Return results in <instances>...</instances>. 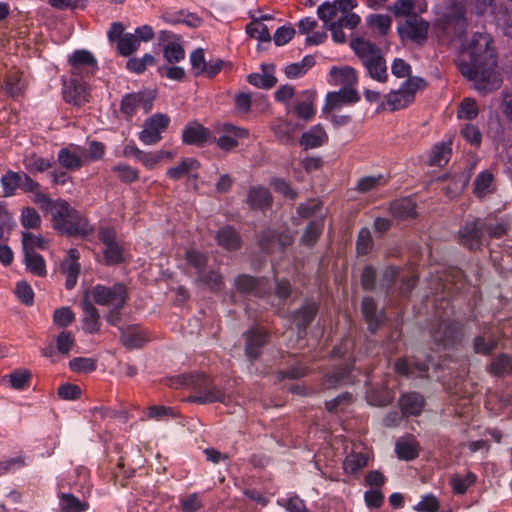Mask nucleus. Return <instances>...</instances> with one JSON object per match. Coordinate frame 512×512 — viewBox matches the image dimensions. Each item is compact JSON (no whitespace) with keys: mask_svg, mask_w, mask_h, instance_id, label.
<instances>
[{"mask_svg":"<svg viewBox=\"0 0 512 512\" xmlns=\"http://www.w3.org/2000/svg\"><path fill=\"white\" fill-rule=\"evenodd\" d=\"M273 132L277 139L282 143H289L292 140L294 131L293 124L286 120H278L272 126Z\"/></svg>","mask_w":512,"mask_h":512,"instance_id":"55","label":"nucleus"},{"mask_svg":"<svg viewBox=\"0 0 512 512\" xmlns=\"http://www.w3.org/2000/svg\"><path fill=\"white\" fill-rule=\"evenodd\" d=\"M497 347V340L478 335L473 340V349L477 354L489 355Z\"/></svg>","mask_w":512,"mask_h":512,"instance_id":"56","label":"nucleus"},{"mask_svg":"<svg viewBox=\"0 0 512 512\" xmlns=\"http://www.w3.org/2000/svg\"><path fill=\"white\" fill-rule=\"evenodd\" d=\"M362 314L371 332H376L382 324V316L377 313V304L371 297L362 300Z\"/></svg>","mask_w":512,"mask_h":512,"instance_id":"30","label":"nucleus"},{"mask_svg":"<svg viewBox=\"0 0 512 512\" xmlns=\"http://www.w3.org/2000/svg\"><path fill=\"white\" fill-rule=\"evenodd\" d=\"M25 265L26 269L36 276L44 277L47 274L44 258L34 251H26Z\"/></svg>","mask_w":512,"mask_h":512,"instance_id":"46","label":"nucleus"},{"mask_svg":"<svg viewBox=\"0 0 512 512\" xmlns=\"http://www.w3.org/2000/svg\"><path fill=\"white\" fill-rule=\"evenodd\" d=\"M215 136L214 143L222 151L229 152L239 145L240 139H246L249 131L245 128L235 126L231 123H218L213 129Z\"/></svg>","mask_w":512,"mask_h":512,"instance_id":"10","label":"nucleus"},{"mask_svg":"<svg viewBox=\"0 0 512 512\" xmlns=\"http://www.w3.org/2000/svg\"><path fill=\"white\" fill-rule=\"evenodd\" d=\"M269 333L259 327H253L245 333V354L251 360H256L262 353L263 347L269 341Z\"/></svg>","mask_w":512,"mask_h":512,"instance_id":"20","label":"nucleus"},{"mask_svg":"<svg viewBox=\"0 0 512 512\" xmlns=\"http://www.w3.org/2000/svg\"><path fill=\"white\" fill-rule=\"evenodd\" d=\"M326 139L327 135L324 129L317 125L303 133L300 144L304 146L305 149H312L321 146Z\"/></svg>","mask_w":512,"mask_h":512,"instance_id":"42","label":"nucleus"},{"mask_svg":"<svg viewBox=\"0 0 512 512\" xmlns=\"http://www.w3.org/2000/svg\"><path fill=\"white\" fill-rule=\"evenodd\" d=\"M110 42H116L117 51L121 56L128 57L139 48V38L132 33H124V27L119 22L111 24L107 32Z\"/></svg>","mask_w":512,"mask_h":512,"instance_id":"13","label":"nucleus"},{"mask_svg":"<svg viewBox=\"0 0 512 512\" xmlns=\"http://www.w3.org/2000/svg\"><path fill=\"white\" fill-rule=\"evenodd\" d=\"M202 507V500L197 493L186 495L180 499V508L182 512H197Z\"/></svg>","mask_w":512,"mask_h":512,"instance_id":"64","label":"nucleus"},{"mask_svg":"<svg viewBox=\"0 0 512 512\" xmlns=\"http://www.w3.org/2000/svg\"><path fill=\"white\" fill-rule=\"evenodd\" d=\"M494 175L490 170H484L474 180L473 193L483 198L494 191Z\"/></svg>","mask_w":512,"mask_h":512,"instance_id":"37","label":"nucleus"},{"mask_svg":"<svg viewBox=\"0 0 512 512\" xmlns=\"http://www.w3.org/2000/svg\"><path fill=\"white\" fill-rule=\"evenodd\" d=\"M487 371L498 377H504L512 373V360L509 355L501 353L492 359Z\"/></svg>","mask_w":512,"mask_h":512,"instance_id":"40","label":"nucleus"},{"mask_svg":"<svg viewBox=\"0 0 512 512\" xmlns=\"http://www.w3.org/2000/svg\"><path fill=\"white\" fill-rule=\"evenodd\" d=\"M79 258V251L75 248H70L61 263L62 273L66 275L65 287L68 290L73 289L77 283L81 268Z\"/></svg>","mask_w":512,"mask_h":512,"instance_id":"23","label":"nucleus"},{"mask_svg":"<svg viewBox=\"0 0 512 512\" xmlns=\"http://www.w3.org/2000/svg\"><path fill=\"white\" fill-rule=\"evenodd\" d=\"M22 164L28 174H36L49 170L53 162L48 158L39 156L35 152H31L24 155Z\"/></svg>","mask_w":512,"mask_h":512,"instance_id":"33","label":"nucleus"},{"mask_svg":"<svg viewBox=\"0 0 512 512\" xmlns=\"http://www.w3.org/2000/svg\"><path fill=\"white\" fill-rule=\"evenodd\" d=\"M200 164L195 158H184L179 165L169 168L166 172L168 178L179 180L191 171L197 170Z\"/></svg>","mask_w":512,"mask_h":512,"instance_id":"45","label":"nucleus"},{"mask_svg":"<svg viewBox=\"0 0 512 512\" xmlns=\"http://www.w3.org/2000/svg\"><path fill=\"white\" fill-rule=\"evenodd\" d=\"M121 340L128 348H141L148 341V333L145 329L138 325L128 326L122 330Z\"/></svg>","mask_w":512,"mask_h":512,"instance_id":"26","label":"nucleus"},{"mask_svg":"<svg viewBox=\"0 0 512 512\" xmlns=\"http://www.w3.org/2000/svg\"><path fill=\"white\" fill-rule=\"evenodd\" d=\"M451 154V141L441 142L434 146L431 151L429 158V164L431 166H443L445 165Z\"/></svg>","mask_w":512,"mask_h":512,"instance_id":"47","label":"nucleus"},{"mask_svg":"<svg viewBox=\"0 0 512 512\" xmlns=\"http://www.w3.org/2000/svg\"><path fill=\"white\" fill-rule=\"evenodd\" d=\"M70 77L86 80L98 70V63L94 55L85 49L75 50L68 57Z\"/></svg>","mask_w":512,"mask_h":512,"instance_id":"9","label":"nucleus"},{"mask_svg":"<svg viewBox=\"0 0 512 512\" xmlns=\"http://www.w3.org/2000/svg\"><path fill=\"white\" fill-rule=\"evenodd\" d=\"M56 209L51 215L53 227L69 236L85 237L92 233L93 228L87 219L70 204L58 199Z\"/></svg>","mask_w":512,"mask_h":512,"instance_id":"2","label":"nucleus"},{"mask_svg":"<svg viewBox=\"0 0 512 512\" xmlns=\"http://www.w3.org/2000/svg\"><path fill=\"white\" fill-rule=\"evenodd\" d=\"M98 238L105 246L103 258L107 265L119 264L124 261V249L116 240V231L112 227H101Z\"/></svg>","mask_w":512,"mask_h":512,"instance_id":"12","label":"nucleus"},{"mask_svg":"<svg viewBox=\"0 0 512 512\" xmlns=\"http://www.w3.org/2000/svg\"><path fill=\"white\" fill-rule=\"evenodd\" d=\"M85 293L100 306L123 308L128 299L127 289L121 283L112 286L97 284Z\"/></svg>","mask_w":512,"mask_h":512,"instance_id":"6","label":"nucleus"},{"mask_svg":"<svg viewBox=\"0 0 512 512\" xmlns=\"http://www.w3.org/2000/svg\"><path fill=\"white\" fill-rule=\"evenodd\" d=\"M31 376V372L26 369L14 370L9 375L10 385L16 390H23L29 385Z\"/></svg>","mask_w":512,"mask_h":512,"instance_id":"57","label":"nucleus"},{"mask_svg":"<svg viewBox=\"0 0 512 512\" xmlns=\"http://www.w3.org/2000/svg\"><path fill=\"white\" fill-rule=\"evenodd\" d=\"M419 448V443L413 435H405L395 441V454L400 460L416 459L419 455Z\"/></svg>","mask_w":512,"mask_h":512,"instance_id":"25","label":"nucleus"},{"mask_svg":"<svg viewBox=\"0 0 512 512\" xmlns=\"http://www.w3.org/2000/svg\"><path fill=\"white\" fill-rule=\"evenodd\" d=\"M338 8L334 1H325L317 8V16L323 22V27L336 22Z\"/></svg>","mask_w":512,"mask_h":512,"instance_id":"51","label":"nucleus"},{"mask_svg":"<svg viewBox=\"0 0 512 512\" xmlns=\"http://www.w3.org/2000/svg\"><path fill=\"white\" fill-rule=\"evenodd\" d=\"M248 82L257 88L270 89L276 84L277 79L269 73H251L248 76Z\"/></svg>","mask_w":512,"mask_h":512,"instance_id":"59","label":"nucleus"},{"mask_svg":"<svg viewBox=\"0 0 512 512\" xmlns=\"http://www.w3.org/2000/svg\"><path fill=\"white\" fill-rule=\"evenodd\" d=\"M154 96L149 91H139L125 94L120 103L121 113L127 117H133L139 108L148 113L153 107Z\"/></svg>","mask_w":512,"mask_h":512,"instance_id":"14","label":"nucleus"},{"mask_svg":"<svg viewBox=\"0 0 512 512\" xmlns=\"http://www.w3.org/2000/svg\"><path fill=\"white\" fill-rule=\"evenodd\" d=\"M491 45L490 35L475 33L463 47L457 60L460 73L482 94L496 91L502 85V77L497 70L496 54Z\"/></svg>","mask_w":512,"mask_h":512,"instance_id":"1","label":"nucleus"},{"mask_svg":"<svg viewBox=\"0 0 512 512\" xmlns=\"http://www.w3.org/2000/svg\"><path fill=\"white\" fill-rule=\"evenodd\" d=\"M182 141L187 145L204 147L206 144L214 143L215 136L212 132L197 122L188 123L182 131Z\"/></svg>","mask_w":512,"mask_h":512,"instance_id":"18","label":"nucleus"},{"mask_svg":"<svg viewBox=\"0 0 512 512\" xmlns=\"http://www.w3.org/2000/svg\"><path fill=\"white\" fill-rule=\"evenodd\" d=\"M23 172L8 170L0 178L4 197H13L20 188Z\"/></svg>","mask_w":512,"mask_h":512,"instance_id":"38","label":"nucleus"},{"mask_svg":"<svg viewBox=\"0 0 512 512\" xmlns=\"http://www.w3.org/2000/svg\"><path fill=\"white\" fill-rule=\"evenodd\" d=\"M303 100L297 101L294 106V111L299 118L303 120L311 119L316 112L314 107V96L310 91H304L302 93Z\"/></svg>","mask_w":512,"mask_h":512,"instance_id":"43","label":"nucleus"},{"mask_svg":"<svg viewBox=\"0 0 512 512\" xmlns=\"http://www.w3.org/2000/svg\"><path fill=\"white\" fill-rule=\"evenodd\" d=\"M185 259L190 266L197 270L199 275L203 272L208 262V257L195 249H188L185 253Z\"/></svg>","mask_w":512,"mask_h":512,"instance_id":"58","label":"nucleus"},{"mask_svg":"<svg viewBox=\"0 0 512 512\" xmlns=\"http://www.w3.org/2000/svg\"><path fill=\"white\" fill-rule=\"evenodd\" d=\"M59 165L66 170L76 171L87 163V149L83 146L70 143L57 153Z\"/></svg>","mask_w":512,"mask_h":512,"instance_id":"15","label":"nucleus"},{"mask_svg":"<svg viewBox=\"0 0 512 512\" xmlns=\"http://www.w3.org/2000/svg\"><path fill=\"white\" fill-rule=\"evenodd\" d=\"M216 239L218 244L227 250H237L241 244L240 236L231 226L222 227L218 231Z\"/></svg>","mask_w":512,"mask_h":512,"instance_id":"39","label":"nucleus"},{"mask_svg":"<svg viewBox=\"0 0 512 512\" xmlns=\"http://www.w3.org/2000/svg\"><path fill=\"white\" fill-rule=\"evenodd\" d=\"M170 124V118L163 113H155L148 117L138 134L139 140L147 146L155 145L162 139V133Z\"/></svg>","mask_w":512,"mask_h":512,"instance_id":"11","label":"nucleus"},{"mask_svg":"<svg viewBox=\"0 0 512 512\" xmlns=\"http://www.w3.org/2000/svg\"><path fill=\"white\" fill-rule=\"evenodd\" d=\"M506 232L507 226L504 222L488 223L485 220L476 219L465 224L460 231V238L463 245L473 250L480 247L486 236L498 239Z\"/></svg>","mask_w":512,"mask_h":512,"instance_id":"4","label":"nucleus"},{"mask_svg":"<svg viewBox=\"0 0 512 512\" xmlns=\"http://www.w3.org/2000/svg\"><path fill=\"white\" fill-rule=\"evenodd\" d=\"M315 65V58L312 55H306L300 62H295L285 67V75L289 79L302 77Z\"/></svg>","mask_w":512,"mask_h":512,"instance_id":"44","label":"nucleus"},{"mask_svg":"<svg viewBox=\"0 0 512 512\" xmlns=\"http://www.w3.org/2000/svg\"><path fill=\"white\" fill-rule=\"evenodd\" d=\"M163 57L170 63H178L185 57L183 47L177 42H169L163 48Z\"/></svg>","mask_w":512,"mask_h":512,"instance_id":"54","label":"nucleus"},{"mask_svg":"<svg viewBox=\"0 0 512 512\" xmlns=\"http://www.w3.org/2000/svg\"><path fill=\"white\" fill-rule=\"evenodd\" d=\"M32 195V201L37 204L41 210L49 212L51 215L53 214L58 200H52L46 193L41 191V188H38Z\"/></svg>","mask_w":512,"mask_h":512,"instance_id":"60","label":"nucleus"},{"mask_svg":"<svg viewBox=\"0 0 512 512\" xmlns=\"http://www.w3.org/2000/svg\"><path fill=\"white\" fill-rule=\"evenodd\" d=\"M299 217L307 219L311 217L319 218L320 214H325L322 211V202L318 199H310L307 202L300 204L297 208Z\"/></svg>","mask_w":512,"mask_h":512,"instance_id":"49","label":"nucleus"},{"mask_svg":"<svg viewBox=\"0 0 512 512\" xmlns=\"http://www.w3.org/2000/svg\"><path fill=\"white\" fill-rule=\"evenodd\" d=\"M351 365L346 364L335 368L333 371L328 372L325 376V385L328 388L335 387L345 382V379L351 372Z\"/></svg>","mask_w":512,"mask_h":512,"instance_id":"50","label":"nucleus"},{"mask_svg":"<svg viewBox=\"0 0 512 512\" xmlns=\"http://www.w3.org/2000/svg\"><path fill=\"white\" fill-rule=\"evenodd\" d=\"M196 282L207 286L212 291H220L223 286L222 275L217 271H210L207 274L202 272L198 275Z\"/></svg>","mask_w":512,"mask_h":512,"instance_id":"53","label":"nucleus"},{"mask_svg":"<svg viewBox=\"0 0 512 512\" xmlns=\"http://www.w3.org/2000/svg\"><path fill=\"white\" fill-rule=\"evenodd\" d=\"M179 385L191 387L195 394L190 395L187 401L197 404H209L215 402L225 403L227 396L225 391L212 382L204 373L181 375L177 379Z\"/></svg>","mask_w":512,"mask_h":512,"instance_id":"3","label":"nucleus"},{"mask_svg":"<svg viewBox=\"0 0 512 512\" xmlns=\"http://www.w3.org/2000/svg\"><path fill=\"white\" fill-rule=\"evenodd\" d=\"M350 46L361 59L369 76L379 82H384V56L381 48L370 40L362 38L353 39Z\"/></svg>","mask_w":512,"mask_h":512,"instance_id":"5","label":"nucleus"},{"mask_svg":"<svg viewBox=\"0 0 512 512\" xmlns=\"http://www.w3.org/2000/svg\"><path fill=\"white\" fill-rule=\"evenodd\" d=\"M246 33L261 42H270L271 35L268 27L259 21H251L246 26Z\"/></svg>","mask_w":512,"mask_h":512,"instance_id":"52","label":"nucleus"},{"mask_svg":"<svg viewBox=\"0 0 512 512\" xmlns=\"http://www.w3.org/2000/svg\"><path fill=\"white\" fill-rule=\"evenodd\" d=\"M63 98L64 100L75 106H81L88 102L89 88L86 80L76 77H70L68 80L63 79Z\"/></svg>","mask_w":512,"mask_h":512,"instance_id":"17","label":"nucleus"},{"mask_svg":"<svg viewBox=\"0 0 512 512\" xmlns=\"http://www.w3.org/2000/svg\"><path fill=\"white\" fill-rule=\"evenodd\" d=\"M369 454L366 449L352 451L343 461V468L346 473L355 474L368 464Z\"/></svg>","mask_w":512,"mask_h":512,"instance_id":"36","label":"nucleus"},{"mask_svg":"<svg viewBox=\"0 0 512 512\" xmlns=\"http://www.w3.org/2000/svg\"><path fill=\"white\" fill-rule=\"evenodd\" d=\"M155 63V58L151 54H145L141 58H131L127 62V68L129 71L140 74L143 73L148 66H152Z\"/></svg>","mask_w":512,"mask_h":512,"instance_id":"63","label":"nucleus"},{"mask_svg":"<svg viewBox=\"0 0 512 512\" xmlns=\"http://www.w3.org/2000/svg\"><path fill=\"white\" fill-rule=\"evenodd\" d=\"M429 24L416 14H412L406 18L405 22L398 27V31L402 37L408 38L415 42L426 40Z\"/></svg>","mask_w":512,"mask_h":512,"instance_id":"19","label":"nucleus"},{"mask_svg":"<svg viewBox=\"0 0 512 512\" xmlns=\"http://www.w3.org/2000/svg\"><path fill=\"white\" fill-rule=\"evenodd\" d=\"M319 310L317 302H308L292 314L299 333L305 331L309 324L313 321Z\"/></svg>","mask_w":512,"mask_h":512,"instance_id":"27","label":"nucleus"},{"mask_svg":"<svg viewBox=\"0 0 512 512\" xmlns=\"http://www.w3.org/2000/svg\"><path fill=\"white\" fill-rule=\"evenodd\" d=\"M433 340L445 348L456 345L462 336V327L458 322L441 321L431 331Z\"/></svg>","mask_w":512,"mask_h":512,"instance_id":"16","label":"nucleus"},{"mask_svg":"<svg viewBox=\"0 0 512 512\" xmlns=\"http://www.w3.org/2000/svg\"><path fill=\"white\" fill-rule=\"evenodd\" d=\"M58 498L61 512H85L89 509L86 500H81L72 493L59 492Z\"/></svg>","mask_w":512,"mask_h":512,"instance_id":"35","label":"nucleus"},{"mask_svg":"<svg viewBox=\"0 0 512 512\" xmlns=\"http://www.w3.org/2000/svg\"><path fill=\"white\" fill-rule=\"evenodd\" d=\"M21 224L26 229L39 228L41 224V217L34 208L25 207L21 212Z\"/></svg>","mask_w":512,"mask_h":512,"instance_id":"62","label":"nucleus"},{"mask_svg":"<svg viewBox=\"0 0 512 512\" xmlns=\"http://www.w3.org/2000/svg\"><path fill=\"white\" fill-rule=\"evenodd\" d=\"M373 240L368 228H362L356 241V250L358 255H367L372 251Z\"/></svg>","mask_w":512,"mask_h":512,"instance_id":"61","label":"nucleus"},{"mask_svg":"<svg viewBox=\"0 0 512 512\" xmlns=\"http://www.w3.org/2000/svg\"><path fill=\"white\" fill-rule=\"evenodd\" d=\"M325 217L326 214H320L319 218L313 219L307 224L301 236V244L307 247H312L316 244L323 232Z\"/></svg>","mask_w":512,"mask_h":512,"instance_id":"31","label":"nucleus"},{"mask_svg":"<svg viewBox=\"0 0 512 512\" xmlns=\"http://www.w3.org/2000/svg\"><path fill=\"white\" fill-rule=\"evenodd\" d=\"M247 203L253 209L264 210L271 206L272 196L267 188L254 186L249 190Z\"/></svg>","mask_w":512,"mask_h":512,"instance_id":"32","label":"nucleus"},{"mask_svg":"<svg viewBox=\"0 0 512 512\" xmlns=\"http://www.w3.org/2000/svg\"><path fill=\"white\" fill-rule=\"evenodd\" d=\"M82 309L84 312L83 329L88 333L98 332L100 314L95 305L87 298V293L84 294Z\"/></svg>","mask_w":512,"mask_h":512,"instance_id":"29","label":"nucleus"},{"mask_svg":"<svg viewBox=\"0 0 512 512\" xmlns=\"http://www.w3.org/2000/svg\"><path fill=\"white\" fill-rule=\"evenodd\" d=\"M399 405H400L403 415L417 416L423 410L424 405H425V400L421 394H419L417 392H410V393L404 394L400 398Z\"/></svg>","mask_w":512,"mask_h":512,"instance_id":"28","label":"nucleus"},{"mask_svg":"<svg viewBox=\"0 0 512 512\" xmlns=\"http://www.w3.org/2000/svg\"><path fill=\"white\" fill-rule=\"evenodd\" d=\"M330 77L334 85H341L342 87H354L357 83V74L355 69L345 67H332L330 69Z\"/></svg>","mask_w":512,"mask_h":512,"instance_id":"34","label":"nucleus"},{"mask_svg":"<svg viewBox=\"0 0 512 512\" xmlns=\"http://www.w3.org/2000/svg\"><path fill=\"white\" fill-rule=\"evenodd\" d=\"M426 86V82L420 78H409L398 90L391 91L386 96V105L391 111H396L407 107L415 99V92Z\"/></svg>","mask_w":512,"mask_h":512,"instance_id":"8","label":"nucleus"},{"mask_svg":"<svg viewBox=\"0 0 512 512\" xmlns=\"http://www.w3.org/2000/svg\"><path fill=\"white\" fill-rule=\"evenodd\" d=\"M360 96L354 87H341L339 91L327 94L324 110L332 111L342 104L355 103Z\"/></svg>","mask_w":512,"mask_h":512,"instance_id":"24","label":"nucleus"},{"mask_svg":"<svg viewBox=\"0 0 512 512\" xmlns=\"http://www.w3.org/2000/svg\"><path fill=\"white\" fill-rule=\"evenodd\" d=\"M436 29L446 37H461L467 27L465 9L461 5L451 6L443 16L437 19Z\"/></svg>","mask_w":512,"mask_h":512,"instance_id":"7","label":"nucleus"},{"mask_svg":"<svg viewBox=\"0 0 512 512\" xmlns=\"http://www.w3.org/2000/svg\"><path fill=\"white\" fill-rule=\"evenodd\" d=\"M415 203L409 198L396 200L390 205L391 214L399 219H408L416 216Z\"/></svg>","mask_w":512,"mask_h":512,"instance_id":"41","label":"nucleus"},{"mask_svg":"<svg viewBox=\"0 0 512 512\" xmlns=\"http://www.w3.org/2000/svg\"><path fill=\"white\" fill-rule=\"evenodd\" d=\"M22 76L18 71L9 72L3 82V90L11 97L19 96L23 91Z\"/></svg>","mask_w":512,"mask_h":512,"instance_id":"48","label":"nucleus"},{"mask_svg":"<svg viewBox=\"0 0 512 512\" xmlns=\"http://www.w3.org/2000/svg\"><path fill=\"white\" fill-rule=\"evenodd\" d=\"M235 286L241 293L256 297L265 296L271 289L268 279L254 278L246 274L240 275L236 278Z\"/></svg>","mask_w":512,"mask_h":512,"instance_id":"21","label":"nucleus"},{"mask_svg":"<svg viewBox=\"0 0 512 512\" xmlns=\"http://www.w3.org/2000/svg\"><path fill=\"white\" fill-rule=\"evenodd\" d=\"M293 236L289 230L278 233L272 229L263 231L258 237V244L262 251L270 253L275 245H278L281 250L291 245Z\"/></svg>","mask_w":512,"mask_h":512,"instance_id":"22","label":"nucleus"}]
</instances>
